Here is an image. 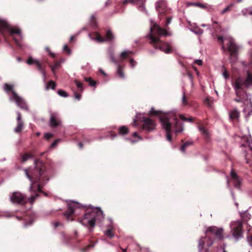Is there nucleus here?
<instances>
[{"label": "nucleus", "instance_id": "obj_1", "mask_svg": "<svg viewBox=\"0 0 252 252\" xmlns=\"http://www.w3.org/2000/svg\"><path fill=\"white\" fill-rule=\"evenodd\" d=\"M34 168L24 170L26 177L31 182L29 188V190L32 193L31 196L27 198L24 194L19 192H13L10 197L12 203L24 204L28 201L32 203L38 196L39 192L43 193L47 196V193L41 190L42 187L49 180L47 178L45 165L40 159L34 160Z\"/></svg>", "mask_w": 252, "mask_h": 252}, {"label": "nucleus", "instance_id": "obj_2", "mask_svg": "<svg viewBox=\"0 0 252 252\" xmlns=\"http://www.w3.org/2000/svg\"><path fill=\"white\" fill-rule=\"evenodd\" d=\"M249 66L250 69L246 71L245 76L237 77L232 84L236 95L234 101L243 103V112L248 117L252 115V102L245 89L252 86V63Z\"/></svg>", "mask_w": 252, "mask_h": 252}, {"label": "nucleus", "instance_id": "obj_3", "mask_svg": "<svg viewBox=\"0 0 252 252\" xmlns=\"http://www.w3.org/2000/svg\"><path fill=\"white\" fill-rule=\"evenodd\" d=\"M150 32L147 35L150 40V43L153 44L156 49H159L161 51L165 53H169L171 52V48L169 45L165 42H162L160 38L162 36H168L171 35L170 32L167 29L161 28L156 23L152 25V21H151Z\"/></svg>", "mask_w": 252, "mask_h": 252}, {"label": "nucleus", "instance_id": "obj_4", "mask_svg": "<svg viewBox=\"0 0 252 252\" xmlns=\"http://www.w3.org/2000/svg\"><path fill=\"white\" fill-rule=\"evenodd\" d=\"M104 216L103 212L99 208H94L90 206V208L86 210L84 217L79 221L84 226L93 228L97 221H102L104 219ZM90 230L91 231L92 229H90Z\"/></svg>", "mask_w": 252, "mask_h": 252}, {"label": "nucleus", "instance_id": "obj_5", "mask_svg": "<svg viewBox=\"0 0 252 252\" xmlns=\"http://www.w3.org/2000/svg\"><path fill=\"white\" fill-rule=\"evenodd\" d=\"M0 32L5 37L7 35L11 36L18 46H22L20 42L22 38L20 30L11 26L6 20L1 18H0Z\"/></svg>", "mask_w": 252, "mask_h": 252}, {"label": "nucleus", "instance_id": "obj_6", "mask_svg": "<svg viewBox=\"0 0 252 252\" xmlns=\"http://www.w3.org/2000/svg\"><path fill=\"white\" fill-rule=\"evenodd\" d=\"M150 113L151 114L158 115L163 128L166 131V139L169 141L172 140V124L170 122V115L167 113H162L161 111H156L152 108Z\"/></svg>", "mask_w": 252, "mask_h": 252}, {"label": "nucleus", "instance_id": "obj_7", "mask_svg": "<svg viewBox=\"0 0 252 252\" xmlns=\"http://www.w3.org/2000/svg\"><path fill=\"white\" fill-rule=\"evenodd\" d=\"M223 229L222 228H218L216 226H211L208 228L206 231V236L201 238L199 242L198 249L199 251L203 250V247L205 245V239L208 238V241L207 242V245L208 247L211 246L213 243L214 240L211 238L212 235L215 236L216 238L219 240H222L223 238L222 235Z\"/></svg>", "mask_w": 252, "mask_h": 252}, {"label": "nucleus", "instance_id": "obj_8", "mask_svg": "<svg viewBox=\"0 0 252 252\" xmlns=\"http://www.w3.org/2000/svg\"><path fill=\"white\" fill-rule=\"evenodd\" d=\"M217 38L219 44L221 46V49L229 52L230 56H235L238 51V46L235 42L234 39L230 36L217 35Z\"/></svg>", "mask_w": 252, "mask_h": 252}, {"label": "nucleus", "instance_id": "obj_9", "mask_svg": "<svg viewBox=\"0 0 252 252\" xmlns=\"http://www.w3.org/2000/svg\"><path fill=\"white\" fill-rule=\"evenodd\" d=\"M14 86L5 84L3 89L6 93L9 95V100L14 101L18 107L22 109L28 110V107L24 99L20 96L13 90Z\"/></svg>", "mask_w": 252, "mask_h": 252}, {"label": "nucleus", "instance_id": "obj_10", "mask_svg": "<svg viewBox=\"0 0 252 252\" xmlns=\"http://www.w3.org/2000/svg\"><path fill=\"white\" fill-rule=\"evenodd\" d=\"M68 210L63 213L67 221H72L74 219L73 216H78L84 210L83 205L78 202L69 201L67 202Z\"/></svg>", "mask_w": 252, "mask_h": 252}, {"label": "nucleus", "instance_id": "obj_11", "mask_svg": "<svg viewBox=\"0 0 252 252\" xmlns=\"http://www.w3.org/2000/svg\"><path fill=\"white\" fill-rule=\"evenodd\" d=\"M156 8L158 13L159 16H161L162 14H165L166 16L165 26L167 27L171 23L172 17L171 16L167 15L169 10L165 7V3L163 1L157 2L156 4Z\"/></svg>", "mask_w": 252, "mask_h": 252}, {"label": "nucleus", "instance_id": "obj_12", "mask_svg": "<svg viewBox=\"0 0 252 252\" xmlns=\"http://www.w3.org/2000/svg\"><path fill=\"white\" fill-rule=\"evenodd\" d=\"M233 236L236 240L243 237V222L241 220L234 221L230 225Z\"/></svg>", "mask_w": 252, "mask_h": 252}, {"label": "nucleus", "instance_id": "obj_13", "mask_svg": "<svg viewBox=\"0 0 252 252\" xmlns=\"http://www.w3.org/2000/svg\"><path fill=\"white\" fill-rule=\"evenodd\" d=\"M89 37L98 43H102L105 41H111L114 39V35L110 30H107L106 33L105 37H102L98 32H95L93 35L89 34Z\"/></svg>", "mask_w": 252, "mask_h": 252}, {"label": "nucleus", "instance_id": "obj_14", "mask_svg": "<svg viewBox=\"0 0 252 252\" xmlns=\"http://www.w3.org/2000/svg\"><path fill=\"white\" fill-rule=\"evenodd\" d=\"M146 0H124L122 3V5H125L127 3H130L132 4H137L138 9L143 12H146L145 7V2Z\"/></svg>", "mask_w": 252, "mask_h": 252}, {"label": "nucleus", "instance_id": "obj_15", "mask_svg": "<svg viewBox=\"0 0 252 252\" xmlns=\"http://www.w3.org/2000/svg\"><path fill=\"white\" fill-rule=\"evenodd\" d=\"M49 124L52 127H56L61 125V120L58 113H51Z\"/></svg>", "mask_w": 252, "mask_h": 252}, {"label": "nucleus", "instance_id": "obj_16", "mask_svg": "<svg viewBox=\"0 0 252 252\" xmlns=\"http://www.w3.org/2000/svg\"><path fill=\"white\" fill-rule=\"evenodd\" d=\"M142 121L143 122V129L150 131L155 129L156 124L152 120L148 118L143 117Z\"/></svg>", "mask_w": 252, "mask_h": 252}, {"label": "nucleus", "instance_id": "obj_17", "mask_svg": "<svg viewBox=\"0 0 252 252\" xmlns=\"http://www.w3.org/2000/svg\"><path fill=\"white\" fill-rule=\"evenodd\" d=\"M197 128H198L201 134L203 136L206 142L210 141L211 139V134L209 130L201 123H197Z\"/></svg>", "mask_w": 252, "mask_h": 252}, {"label": "nucleus", "instance_id": "obj_18", "mask_svg": "<svg viewBox=\"0 0 252 252\" xmlns=\"http://www.w3.org/2000/svg\"><path fill=\"white\" fill-rule=\"evenodd\" d=\"M174 133L176 134L182 132L184 130V125L178 118L175 117L174 115Z\"/></svg>", "mask_w": 252, "mask_h": 252}, {"label": "nucleus", "instance_id": "obj_19", "mask_svg": "<svg viewBox=\"0 0 252 252\" xmlns=\"http://www.w3.org/2000/svg\"><path fill=\"white\" fill-rule=\"evenodd\" d=\"M230 176L234 187L236 188L240 189L241 185V181L239 177L233 169H232L231 171Z\"/></svg>", "mask_w": 252, "mask_h": 252}, {"label": "nucleus", "instance_id": "obj_20", "mask_svg": "<svg viewBox=\"0 0 252 252\" xmlns=\"http://www.w3.org/2000/svg\"><path fill=\"white\" fill-rule=\"evenodd\" d=\"M17 115V126L14 128V132L16 133L20 132L24 127V123L21 120V115L19 112H16Z\"/></svg>", "mask_w": 252, "mask_h": 252}, {"label": "nucleus", "instance_id": "obj_21", "mask_svg": "<svg viewBox=\"0 0 252 252\" xmlns=\"http://www.w3.org/2000/svg\"><path fill=\"white\" fill-rule=\"evenodd\" d=\"M240 115V113L236 108L231 110L229 113V118L231 120H238Z\"/></svg>", "mask_w": 252, "mask_h": 252}, {"label": "nucleus", "instance_id": "obj_22", "mask_svg": "<svg viewBox=\"0 0 252 252\" xmlns=\"http://www.w3.org/2000/svg\"><path fill=\"white\" fill-rule=\"evenodd\" d=\"M108 54L111 61L115 64H118V62L115 59L114 56V50L112 48L109 47L108 49Z\"/></svg>", "mask_w": 252, "mask_h": 252}, {"label": "nucleus", "instance_id": "obj_23", "mask_svg": "<svg viewBox=\"0 0 252 252\" xmlns=\"http://www.w3.org/2000/svg\"><path fill=\"white\" fill-rule=\"evenodd\" d=\"M108 229L104 232L105 235L110 238H112L114 236V234L112 232L113 226L112 224H109L107 226Z\"/></svg>", "mask_w": 252, "mask_h": 252}, {"label": "nucleus", "instance_id": "obj_24", "mask_svg": "<svg viewBox=\"0 0 252 252\" xmlns=\"http://www.w3.org/2000/svg\"><path fill=\"white\" fill-rule=\"evenodd\" d=\"M117 65V74L122 79L125 78V75L124 74V72L123 71V70L122 69V66L119 64L118 63V64H116Z\"/></svg>", "mask_w": 252, "mask_h": 252}, {"label": "nucleus", "instance_id": "obj_25", "mask_svg": "<svg viewBox=\"0 0 252 252\" xmlns=\"http://www.w3.org/2000/svg\"><path fill=\"white\" fill-rule=\"evenodd\" d=\"M33 156L32 155L26 153L21 156V161L22 162H26L28 159L32 158Z\"/></svg>", "mask_w": 252, "mask_h": 252}, {"label": "nucleus", "instance_id": "obj_26", "mask_svg": "<svg viewBox=\"0 0 252 252\" xmlns=\"http://www.w3.org/2000/svg\"><path fill=\"white\" fill-rule=\"evenodd\" d=\"M179 117L181 120L185 122H193L194 120V118L192 117L187 118L182 114L179 115Z\"/></svg>", "mask_w": 252, "mask_h": 252}, {"label": "nucleus", "instance_id": "obj_27", "mask_svg": "<svg viewBox=\"0 0 252 252\" xmlns=\"http://www.w3.org/2000/svg\"><path fill=\"white\" fill-rule=\"evenodd\" d=\"M60 66V63L59 62H56L54 65H51L50 67L52 70V72L54 74L55 73L56 70Z\"/></svg>", "mask_w": 252, "mask_h": 252}, {"label": "nucleus", "instance_id": "obj_28", "mask_svg": "<svg viewBox=\"0 0 252 252\" xmlns=\"http://www.w3.org/2000/svg\"><path fill=\"white\" fill-rule=\"evenodd\" d=\"M193 144V142H190V141H187L186 142H185L184 144H183V145L181 146V151L182 152H185V150H186V148L190 146V145H191Z\"/></svg>", "mask_w": 252, "mask_h": 252}, {"label": "nucleus", "instance_id": "obj_29", "mask_svg": "<svg viewBox=\"0 0 252 252\" xmlns=\"http://www.w3.org/2000/svg\"><path fill=\"white\" fill-rule=\"evenodd\" d=\"M85 81L89 83V84L91 86H94L96 84V82L92 79L91 77H84Z\"/></svg>", "mask_w": 252, "mask_h": 252}, {"label": "nucleus", "instance_id": "obj_30", "mask_svg": "<svg viewBox=\"0 0 252 252\" xmlns=\"http://www.w3.org/2000/svg\"><path fill=\"white\" fill-rule=\"evenodd\" d=\"M128 132V129L126 126H122L119 128V133L120 134H126Z\"/></svg>", "mask_w": 252, "mask_h": 252}, {"label": "nucleus", "instance_id": "obj_31", "mask_svg": "<svg viewBox=\"0 0 252 252\" xmlns=\"http://www.w3.org/2000/svg\"><path fill=\"white\" fill-rule=\"evenodd\" d=\"M56 86V84L54 82H53V81H50L48 83V84L46 86V89L47 90H48V89L51 88V89L54 90V89H55Z\"/></svg>", "mask_w": 252, "mask_h": 252}, {"label": "nucleus", "instance_id": "obj_32", "mask_svg": "<svg viewBox=\"0 0 252 252\" xmlns=\"http://www.w3.org/2000/svg\"><path fill=\"white\" fill-rule=\"evenodd\" d=\"M234 3H232L230 4L229 5H228L226 7H225L221 12V13L222 14L225 13L226 12L228 11H230L231 9V8L234 6Z\"/></svg>", "mask_w": 252, "mask_h": 252}, {"label": "nucleus", "instance_id": "obj_33", "mask_svg": "<svg viewBox=\"0 0 252 252\" xmlns=\"http://www.w3.org/2000/svg\"><path fill=\"white\" fill-rule=\"evenodd\" d=\"M75 83L77 87V88L81 92H82L84 90L83 89V84L82 83L77 81V80H75Z\"/></svg>", "mask_w": 252, "mask_h": 252}, {"label": "nucleus", "instance_id": "obj_34", "mask_svg": "<svg viewBox=\"0 0 252 252\" xmlns=\"http://www.w3.org/2000/svg\"><path fill=\"white\" fill-rule=\"evenodd\" d=\"M90 23L93 27L94 28L97 26V23L95 20V17L94 15H92L91 16Z\"/></svg>", "mask_w": 252, "mask_h": 252}, {"label": "nucleus", "instance_id": "obj_35", "mask_svg": "<svg viewBox=\"0 0 252 252\" xmlns=\"http://www.w3.org/2000/svg\"><path fill=\"white\" fill-rule=\"evenodd\" d=\"M35 64L36 65L38 70L40 72H42V71L45 70V69L43 67L42 64L38 61L37 62H35Z\"/></svg>", "mask_w": 252, "mask_h": 252}, {"label": "nucleus", "instance_id": "obj_36", "mask_svg": "<svg viewBox=\"0 0 252 252\" xmlns=\"http://www.w3.org/2000/svg\"><path fill=\"white\" fill-rule=\"evenodd\" d=\"M193 31L195 33L198 35L201 34L203 32V30L198 27L195 28Z\"/></svg>", "mask_w": 252, "mask_h": 252}, {"label": "nucleus", "instance_id": "obj_37", "mask_svg": "<svg viewBox=\"0 0 252 252\" xmlns=\"http://www.w3.org/2000/svg\"><path fill=\"white\" fill-rule=\"evenodd\" d=\"M58 94L59 95L64 97H67L68 96L67 93L64 91L62 90H58Z\"/></svg>", "mask_w": 252, "mask_h": 252}, {"label": "nucleus", "instance_id": "obj_38", "mask_svg": "<svg viewBox=\"0 0 252 252\" xmlns=\"http://www.w3.org/2000/svg\"><path fill=\"white\" fill-rule=\"evenodd\" d=\"M38 60L33 59L32 57H30L28 58V60L27 61V63L30 65H31L33 63L35 64V62H37Z\"/></svg>", "mask_w": 252, "mask_h": 252}, {"label": "nucleus", "instance_id": "obj_39", "mask_svg": "<svg viewBox=\"0 0 252 252\" xmlns=\"http://www.w3.org/2000/svg\"><path fill=\"white\" fill-rule=\"evenodd\" d=\"M182 104L184 105H187L189 104L188 100L187 97L186 96L185 93H184L182 100Z\"/></svg>", "mask_w": 252, "mask_h": 252}, {"label": "nucleus", "instance_id": "obj_40", "mask_svg": "<svg viewBox=\"0 0 252 252\" xmlns=\"http://www.w3.org/2000/svg\"><path fill=\"white\" fill-rule=\"evenodd\" d=\"M251 157H252V154H249V153H247L245 155V159L246 160V162L248 164L250 163V162H251L250 159H251Z\"/></svg>", "mask_w": 252, "mask_h": 252}, {"label": "nucleus", "instance_id": "obj_41", "mask_svg": "<svg viewBox=\"0 0 252 252\" xmlns=\"http://www.w3.org/2000/svg\"><path fill=\"white\" fill-rule=\"evenodd\" d=\"M63 50L64 52H65L67 54L69 55L71 54V50L68 48L67 45H64L63 47Z\"/></svg>", "mask_w": 252, "mask_h": 252}, {"label": "nucleus", "instance_id": "obj_42", "mask_svg": "<svg viewBox=\"0 0 252 252\" xmlns=\"http://www.w3.org/2000/svg\"><path fill=\"white\" fill-rule=\"evenodd\" d=\"M52 225H53L54 228L55 229L60 226H62V223L59 221H55V222H52Z\"/></svg>", "mask_w": 252, "mask_h": 252}, {"label": "nucleus", "instance_id": "obj_43", "mask_svg": "<svg viewBox=\"0 0 252 252\" xmlns=\"http://www.w3.org/2000/svg\"><path fill=\"white\" fill-rule=\"evenodd\" d=\"M223 76L225 79L229 78V73L226 69H224V71H223Z\"/></svg>", "mask_w": 252, "mask_h": 252}, {"label": "nucleus", "instance_id": "obj_44", "mask_svg": "<svg viewBox=\"0 0 252 252\" xmlns=\"http://www.w3.org/2000/svg\"><path fill=\"white\" fill-rule=\"evenodd\" d=\"M129 53V52L128 51H123L121 53V57L122 58H125L128 56Z\"/></svg>", "mask_w": 252, "mask_h": 252}, {"label": "nucleus", "instance_id": "obj_45", "mask_svg": "<svg viewBox=\"0 0 252 252\" xmlns=\"http://www.w3.org/2000/svg\"><path fill=\"white\" fill-rule=\"evenodd\" d=\"M131 66L133 68L136 64V62L133 59H130L129 61Z\"/></svg>", "mask_w": 252, "mask_h": 252}, {"label": "nucleus", "instance_id": "obj_46", "mask_svg": "<svg viewBox=\"0 0 252 252\" xmlns=\"http://www.w3.org/2000/svg\"><path fill=\"white\" fill-rule=\"evenodd\" d=\"M60 140V139H57V140H56L55 141H54L52 143V144L51 145V147L54 148L55 147H56L57 145V144H58Z\"/></svg>", "mask_w": 252, "mask_h": 252}, {"label": "nucleus", "instance_id": "obj_47", "mask_svg": "<svg viewBox=\"0 0 252 252\" xmlns=\"http://www.w3.org/2000/svg\"><path fill=\"white\" fill-rule=\"evenodd\" d=\"M13 215L10 214L9 213H5L2 215H1V216L4 218H10L12 217Z\"/></svg>", "mask_w": 252, "mask_h": 252}, {"label": "nucleus", "instance_id": "obj_48", "mask_svg": "<svg viewBox=\"0 0 252 252\" xmlns=\"http://www.w3.org/2000/svg\"><path fill=\"white\" fill-rule=\"evenodd\" d=\"M74 97L77 100H79L81 99V95L79 94H78L76 92L74 93Z\"/></svg>", "mask_w": 252, "mask_h": 252}, {"label": "nucleus", "instance_id": "obj_49", "mask_svg": "<svg viewBox=\"0 0 252 252\" xmlns=\"http://www.w3.org/2000/svg\"><path fill=\"white\" fill-rule=\"evenodd\" d=\"M94 245H89L87 247L83 248L82 249V251L84 252H86L88 250V249H89V248L94 247Z\"/></svg>", "mask_w": 252, "mask_h": 252}, {"label": "nucleus", "instance_id": "obj_50", "mask_svg": "<svg viewBox=\"0 0 252 252\" xmlns=\"http://www.w3.org/2000/svg\"><path fill=\"white\" fill-rule=\"evenodd\" d=\"M194 63L198 65H201L202 64V61L201 60H197L194 61Z\"/></svg>", "mask_w": 252, "mask_h": 252}, {"label": "nucleus", "instance_id": "obj_51", "mask_svg": "<svg viewBox=\"0 0 252 252\" xmlns=\"http://www.w3.org/2000/svg\"><path fill=\"white\" fill-rule=\"evenodd\" d=\"M117 134H109V135H108L107 136V138H111V139H113L115 137L117 136Z\"/></svg>", "mask_w": 252, "mask_h": 252}, {"label": "nucleus", "instance_id": "obj_52", "mask_svg": "<svg viewBox=\"0 0 252 252\" xmlns=\"http://www.w3.org/2000/svg\"><path fill=\"white\" fill-rule=\"evenodd\" d=\"M53 136L52 134L51 133H46L45 134V138L46 139H50L51 137H52Z\"/></svg>", "mask_w": 252, "mask_h": 252}, {"label": "nucleus", "instance_id": "obj_53", "mask_svg": "<svg viewBox=\"0 0 252 252\" xmlns=\"http://www.w3.org/2000/svg\"><path fill=\"white\" fill-rule=\"evenodd\" d=\"M45 49L46 50L48 51V52H49V54L50 55V56L52 57H55V55L54 53H52L50 52V50H49V48L48 47H46L45 48Z\"/></svg>", "mask_w": 252, "mask_h": 252}, {"label": "nucleus", "instance_id": "obj_54", "mask_svg": "<svg viewBox=\"0 0 252 252\" xmlns=\"http://www.w3.org/2000/svg\"><path fill=\"white\" fill-rule=\"evenodd\" d=\"M33 222V220L32 219L29 222H25L24 223V225L25 226H27L28 225H31L32 223Z\"/></svg>", "mask_w": 252, "mask_h": 252}, {"label": "nucleus", "instance_id": "obj_55", "mask_svg": "<svg viewBox=\"0 0 252 252\" xmlns=\"http://www.w3.org/2000/svg\"><path fill=\"white\" fill-rule=\"evenodd\" d=\"M41 73L42 74V77L43 78V80L44 81H45V80H46V73H45V71H42V72H41Z\"/></svg>", "mask_w": 252, "mask_h": 252}, {"label": "nucleus", "instance_id": "obj_56", "mask_svg": "<svg viewBox=\"0 0 252 252\" xmlns=\"http://www.w3.org/2000/svg\"><path fill=\"white\" fill-rule=\"evenodd\" d=\"M133 136H134V137H138L140 139H141V138L138 136L137 133L136 132H134L133 133Z\"/></svg>", "mask_w": 252, "mask_h": 252}, {"label": "nucleus", "instance_id": "obj_57", "mask_svg": "<svg viewBox=\"0 0 252 252\" xmlns=\"http://www.w3.org/2000/svg\"><path fill=\"white\" fill-rule=\"evenodd\" d=\"M99 71L104 75L106 76V74L104 72L102 69H99Z\"/></svg>", "mask_w": 252, "mask_h": 252}, {"label": "nucleus", "instance_id": "obj_58", "mask_svg": "<svg viewBox=\"0 0 252 252\" xmlns=\"http://www.w3.org/2000/svg\"><path fill=\"white\" fill-rule=\"evenodd\" d=\"M193 68H194V70L195 71L197 75H199V72L198 70H197V68L195 67H193Z\"/></svg>", "mask_w": 252, "mask_h": 252}, {"label": "nucleus", "instance_id": "obj_59", "mask_svg": "<svg viewBox=\"0 0 252 252\" xmlns=\"http://www.w3.org/2000/svg\"><path fill=\"white\" fill-rule=\"evenodd\" d=\"M61 235H62V237H63V238L64 239H66V236L65 235V234L64 233H62L61 234Z\"/></svg>", "mask_w": 252, "mask_h": 252}, {"label": "nucleus", "instance_id": "obj_60", "mask_svg": "<svg viewBox=\"0 0 252 252\" xmlns=\"http://www.w3.org/2000/svg\"><path fill=\"white\" fill-rule=\"evenodd\" d=\"M74 38V36H73V35L71 36L70 38L69 41L70 42L72 41L73 40Z\"/></svg>", "mask_w": 252, "mask_h": 252}, {"label": "nucleus", "instance_id": "obj_61", "mask_svg": "<svg viewBox=\"0 0 252 252\" xmlns=\"http://www.w3.org/2000/svg\"><path fill=\"white\" fill-rule=\"evenodd\" d=\"M78 146L80 147V148H82L83 147V144L82 143H79Z\"/></svg>", "mask_w": 252, "mask_h": 252}, {"label": "nucleus", "instance_id": "obj_62", "mask_svg": "<svg viewBox=\"0 0 252 252\" xmlns=\"http://www.w3.org/2000/svg\"><path fill=\"white\" fill-rule=\"evenodd\" d=\"M17 61H18V62H20V61H21V58H19V57H18V58H17Z\"/></svg>", "mask_w": 252, "mask_h": 252}, {"label": "nucleus", "instance_id": "obj_63", "mask_svg": "<svg viewBox=\"0 0 252 252\" xmlns=\"http://www.w3.org/2000/svg\"><path fill=\"white\" fill-rule=\"evenodd\" d=\"M249 149H250V150L252 152V147H250Z\"/></svg>", "mask_w": 252, "mask_h": 252}, {"label": "nucleus", "instance_id": "obj_64", "mask_svg": "<svg viewBox=\"0 0 252 252\" xmlns=\"http://www.w3.org/2000/svg\"><path fill=\"white\" fill-rule=\"evenodd\" d=\"M251 242H252V236L251 237Z\"/></svg>", "mask_w": 252, "mask_h": 252}]
</instances>
